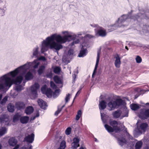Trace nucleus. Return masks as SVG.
I'll list each match as a JSON object with an SVG mask.
<instances>
[{
	"label": "nucleus",
	"instance_id": "f257e3e1",
	"mask_svg": "<svg viewBox=\"0 0 149 149\" xmlns=\"http://www.w3.org/2000/svg\"><path fill=\"white\" fill-rule=\"evenodd\" d=\"M61 33L64 36H62L61 35L54 33L50 36L47 37L42 42L41 52L47 51L48 48L56 52H58L63 48L62 44H64L67 41H70V38H72L73 41L71 44L72 46L79 43L80 40L79 39H75L78 38H81L80 36L82 34V32H79L77 34L73 32L68 31H63Z\"/></svg>",
	"mask_w": 149,
	"mask_h": 149
},
{
	"label": "nucleus",
	"instance_id": "f03ea898",
	"mask_svg": "<svg viewBox=\"0 0 149 149\" xmlns=\"http://www.w3.org/2000/svg\"><path fill=\"white\" fill-rule=\"evenodd\" d=\"M40 64V63L38 59L35 60L33 62H27L24 65L21 66L14 70L11 71L9 73L12 78H15L17 77L21 76L23 79V75L29 69L32 68L34 69L37 68Z\"/></svg>",
	"mask_w": 149,
	"mask_h": 149
},
{
	"label": "nucleus",
	"instance_id": "7ed1b4c3",
	"mask_svg": "<svg viewBox=\"0 0 149 149\" xmlns=\"http://www.w3.org/2000/svg\"><path fill=\"white\" fill-rule=\"evenodd\" d=\"M22 80V77L19 76L15 78H12L9 72L4 74L0 77V90L3 91L6 88H10L13 84H20Z\"/></svg>",
	"mask_w": 149,
	"mask_h": 149
},
{
	"label": "nucleus",
	"instance_id": "20e7f679",
	"mask_svg": "<svg viewBox=\"0 0 149 149\" xmlns=\"http://www.w3.org/2000/svg\"><path fill=\"white\" fill-rule=\"evenodd\" d=\"M130 15V14L129 13L128 15H123L121 16L116 21L115 24L109 26L108 27L109 28V32L111 31L118 28L123 27L124 25L122 24L126 20L129 19Z\"/></svg>",
	"mask_w": 149,
	"mask_h": 149
},
{
	"label": "nucleus",
	"instance_id": "39448f33",
	"mask_svg": "<svg viewBox=\"0 0 149 149\" xmlns=\"http://www.w3.org/2000/svg\"><path fill=\"white\" fill-rule=\"evenodd\" d=\"M110 124L113 126V128L108 125L105 124L104 125L105 128L109 132H112L114 131V130H115L116 132H117L120 131V129L117 127L118 123L117 121L115 120L111 121L110 122Z\"/></svg>",
	"mask_w": 149,
	"mask_h": 149
},
{
	"label": "nucleus",
	"instance_id": "423d86ee",
	"mask_svg": "<svg viewBox=\"0 0 149 149\" xmlns=\"http://www.w3.org/2000/svg\"><path fill=\"white\" fill-rule=\"evenodd\" d=\"M148 126V124L145 123H142L139 126L137 125L136 128L134 131V134L136 135L141 134L143 132L146 131Z\"/></svg>",
	"mask_w": 149,
	"mask_h": 149
},
{
	"label": "nucleus",
	"instance_id": "0eeeda50",
	"mask_svg": "<svg viewBox=\"0 0 149 149\" xmlns=\"http://www.w3.org/2000/svg\"><path fill=\"white\" fill-rule=\"evenodd\" d=\"M106 107V103L104 100H102L100 102L99 104V108L100 110V114L102 120L104 123L106 122V120L105 119V114L103 113L101 110H104Z\"/></svg>",
	"mask_w": 149,
	"mask_h": 149
},
{
	"label": "nucleus",
	"instance_id": "6e6552de",
	"mask_svg": "<svg viewBox=\"0 0 149 149\" xmlns=\"http://www.w3.org/2000/svg\"><path fill=\"white\" fill-rule=\"evenodd\" d=\"M90 25L93 27L96 28V29H95V30L97 31V33L100 36L104 37L106 36V31L102 28L99 26L98 25L95 24H91Z\"/></svg>",
	"mask_w": 149,
	"mask_h": 149
},
{
	"label": "nucleus",
	"instance_id": "1a4fd4ad",
	"mask_svg": "<svg viewBox=\"0 0 149 149\" xmlns=\"http://www.w3.org/2000/svg\"><path fill=\"white\" fill-rule=\"evenodd\" d=\"M142 12L143 13H142L141 12L138 15L136 16V17H132L131 19H134V20L136 19L137 21H139V20L143 18L147 19L149 18V13L147 12H144L143 11Z\"/></svg>",
	"mask_w": 149,
	"mask_h": 149
},
{
	"label": "nucleus",
	"instance_id": "9d476101",
	"mask_svg": "<svg viewBox=\"0 0 149 149\" xmlns=\"http://www.w3.org/2000/svg\"><path fill=\"white\" fill-rule=\"evenodd\" d=\"M40 87L39 85L37 83H35L31 87V94L33 98L37 97V90Z\"/></svg>",
	"mask_w": 149,
	"mask_h": 149
},
{
	"label": "nucleus",
	"instance_id": "9b49d317",
	"mask_svg": "<svg viewBox=\"0 0 149 149\" xmlns=\"http://www.w3.org/2000/svg\"><path fill=\"white\" fill-rule=\"evenodd\" d=\"M9 119L8 115L6 114H2L0 116V123L4 125H8L9 123Z\"/></svg>",
	"mask_w": 149,
	"mask_h": 149
},
{
	"label": "nucleus",
	"instance_id": "f8f14e48",
	"mask_svg": "<svg viewBox=\"0 0 149 149\" xmlns=\"http://www.w3.org/2000/svg\"><path fill=\"white\" fill-rule=\"evenodd\" d=\"M139 116L143 119H146L149 117V109L142 110L139 114Z\"/></svg>",
	"mask_w": 149,
	"mask_h": 149
},
{
	"label": "nucleus",
	"instance_id": "ddd939ff",
	"mask_svg": "<svg viewBox=\"0 0 149 149\" xmlns=\"http://www.w3.org/2000/svg\"><path fill=\"white\" fill-rule=\"evenodd\" d=\"M80 141V139L78 137L74 138L71 144V148L72 149H77V148L79 147L80 146L79 144Z\"/></svg>",
	"mask_w": 149,
	"mask_h": 149
},
{
	"label": "nucleus",
	"instance_id": "4468645a",
	"mask_svg": "<svg viewBox=\"0 0 149 149\" xmlns=\"http://www.w3.org/2000/svg\"><path fill=\"white\" fill-rule=\"evenodd\" d=\"M107 105L109 108V110L110 111L113 110L117 107V104L116 101L113 100H111L108 103Z\"/></svg>",
	"mask_w": 149,
	"mask_h": 149
},
{
	"label": "nucleus",
	"instance_id": "2eb2a0df",
	"mask_svg": "<svg viewBox=\"0 0 149 149\" xmlns=\"http://www.w3.org/2000/svg\"><path fill=\"white\" fill-rule=\"evenodd\" d=\"M34 134H32L30 135H28L26 136L24 139V140L27 142L31 143L34 141Z\"/></svg>",
	"mask_w": 149,
	"mask_h": 149
},
{
	"label": "nucleus",
	"instance_id": "dca6fc26",
	"mask_svg": "<svg viewBox=\"0 0 149 149\" xmlns=\"http://www.w3.org/2000/svg\"><path fill=\"white\" fill-rule=\"evenodd\" d=\"M114 64L116 67L119 68L121 65L120 58L118 55H117L114 57Z\"/></svg>",
	"mask_w": 149,
	"mask_h": 149
},
{
	"label": "nucleus",
	"instance_id": "f3484780",
	"mask_svg": "<svg viewBox=\"0 0 149 149\" xmlns=\"http://www.w3.org/2000/svg\"><path fill=\"white\" fill-rule=\"evenodd\" d=\"M82 48L81 49V50L80 51V52L78 56L80 57H82L86 56L87 53V51L86 49H84L83 48L84 46H86V45H84L83 43L82 45Z\"/></svg>",
	"mask_w": 149,
	"mask_h": 149
},
{
	"label": "nucleus",
	"instance_id": "a211bd4d",
	"mask_svg": "<svg viewBox=\"0 0 149 149\" xmlns=\"http://www.w3.org/2000/svg\"><path fill=\"white\" fill-rule=\"evenodd\" d=\"M100 51L99 50L97 52V60L96 63V64L95 66V68L93 72V74L92 76H93V75L95 74V72H96V70L97 69L98 65L99 60H100Z\"/></svg>",
	"mask_w": 149,
	"mask_h": 149
},
{
	"label": "nucleus",
	"instance_id": "6ab92c4d",
	"mask_svg": "<svg viewBox=\"0 0 149 149\" xmlns=\"http://www.w3.org/2000/svg\"><path fill=\"white\" fill-rule=\"evenodd\" d=\"M38 102L39 106L42 109H45L47 106L46 102L41 99H39Z\"/></svg>",
	"mask_w": 149,
	"mask_h": 149
},
{
	"label": "nucleus",
	"instance_id": "aec40b11",
	"mask_svg": "<svg viewBox=\"0 0 149 149\" xmlns=\"http://www.w3.org/2000/svg\"><path fill=\"white\" fill-rule=\"evenodd\" d=\"M39 47L38 46H36L34 48L32 51L33 55L32 57L36 58L38 57L39 55V52H38Z\"/></svg>",
	"mask_w": 149,
	"mask_h": 149
},
{
	"label": "nucleus",
	"instance_id": "412c9836",
	"mask_svg": "<svg viewBox=\"0 0 149 149\" xmlns=\"http://www.w3.org/2000/svg\"><path fill=\"white\" fill-rule=\"evenodd\" d=\"M54 81L57 84H60L59 86V88L62 87V82L61 78L57 76H55L54 77Z\"/></svg>",
	"mask_w": 149,
	"mask_h": 149
},
{
	"label": "nucleus",
	"instance_id": "4be33fe9",
	"mask_svg": "<svg viewBox=\"0 0 149 149\" xmlns=\"http://www.w3.org/2000/svg\"><path fill=\"white\" fill-rule=\"evenodd\" d=\"M29 120V118L27 116H21L20 117V121L22 124H26L27 123Z\"/></svg>",
	"mask_w": 149,
	"mask_h": 149
},
{
	"label": "nucleus",
	"instance_id": "5701e85b",
	"mask_svg": "<svg viewBox=\"0 0 149 149\" xmlns=\"http://www.w3.org/2000/svg\"><path fill=\"white\" fill-rule=\"evenodd\" d=\"M17 140L15 138H10L9 140V144L11 146H14L17 143Z\"/></svg>",
	"mask_w": 149,
	"mask_h": 149
},
{
	"label": "nucleus",
	"instance_id": "b1692460",
	"mask_svg": "<svg viewBox=\"0 0 149 149\" xmlns=\"http://www.w3.org/2000/svg\"><path fill=\"white\" fill-rule=\"evenodd\" d=\"M15 105L16 108L20 110L23 109L25 107V105L22 102H17L16 103Z\"/></svg>",
	"mask_w": 149,
	"mask_h": 149
},
{
	"label": "nucleus",
	"instance_id": "393cba45",
	"mask_svg": "<svg viewBox=\"0 0 149 149\" xmlns=\"http://www.w3.org/2000/svg\"><path fill=\"white\" fill-rule=\"evenodd\" d=\"M33 108L32 106L28 107L25 110V112L26 114L29 115L33 111Z\"/></svg>",
	"mask_w": 149,
	"mask_h": 149
},
{
	"label": "nucleus",
	"instance_id": "a878e982",
	"mask_svg": "<svg viewBox=\"0 0 149 149\" xmlns=\"http://www.w3.org/2000/svg\"><path fill=\"white\" fill-rule=\"evenodd\" d=\"M33 77L32 74L30 71L28 72L25 76V79L27 80L32 79Z\"/></svg>",
	"mask_w": 149,
	"mask_h": 149
},
{
	"label": "nucleus",
	"instance_id": "bb28decb",
	"mask_svg": "<svg viewBox=\"0 0 149 149\" xmlns=\"http://www.w3.org/2000/svg\"><path fill=\"white\" fill-rule=\"evenodd\" d=\"M140 105L136 104H132L130 106L131 109L133 110H136L140 108Z\"/></svg>",
	"mask_w": 149,
	"mask_h": 149
},
{
	"label": "nucleus",
	"instance_id": "cd10ccee",
	"mask_svg": "<svg viewBox=\"0 0 149 149\" xmlns=\"http://www.w3.org/2000/svg\"><path fill=\"white\" fill-rule=\"evenodd\" d=\"M118 143L121 146H122L124 144L126 143V140L124 138H118Z\"/></svg>",
	"mask_w": 149,
	"mask_h": 149
},
{
	"label": "nucleus",
	"instance_id": "c85d7f7f",
	"mask_svg": "<svg viewBox=\"0 0 149 149\" xmlns=\"http://www.w3.org/2000/svg\"><path fill=\"white\" fill-rule=\"evenodd\" d=\"M115 101L117 104V107L123 105L125 104L124 101L121 99H117Z\"/></svg>",
	"mask_w": 149,
	"mask_h": 149
},
{
	"label": "nucleus",
	"instance_id": "c756f323",
	"mask_svg": "<svg viewBox=\"0 0 149 149\" xmlns=\"http://www.w3.org/2000/svg\"><path fill=\"white\" fill-rule=\"evenodd\" d=\"M121 114V112L119 110H117L113 113V116L115 118H119Z\"/></svg>",
	"mask_w": 149,
	"mask_h": 149
},
{
	"label": "nucleus",
	"instance_id": "7c9ffc66",
	"mask_svg": "<svg viewBox=\"0 0 149 149\" xmlns=\"http://www.w3.org/2000/svg\"><path fill=\"white\" fill-rule=\"evenodd\" d=\"M21 115L18 113H16L14 116L13 118V121L14 122H16L19 120H20Z\"/></svg>",
	"mask_w": 149,
	"mask_h": 149
},
{
	"label": "nucleus",
	"instance_id": "2f4dec72",
	"mask_svg": "<svg viewBox=\"0 0 149 149\" xmlns=\"http://www.w3.org/2000/svg\"><path fill=\"white\" fill-rule=\"evenodd\" d=\"M7 129L5 127H2L0 128V136H2L6 133Z\"/></svg>",
	"mask_w": 149,
	"mask_h": 149
},
{
	"label": "nucleus",
	"instance_id": "473e14b6",
	"mask_svg": "<svg viewBox=\"0 0 149 149\" xmlns=\"http://www.w3.org/2000/svg\"><path fill=\"white\" fill-rule=\"evenodd\" d=\"M14 106L11 103L9 104L7 106L8 110L10 112H13L14 110Z\"/></svg>",
	"mask_w": 149,
	"mask_h": 149
},
{
	"label": "nucleus",
	"instance_id": "72a5a7b5",
	"mask_svg": "<svg viewBox=\"0 0 149 149\" xmlns=\"http://www.w3.org/2000/svg\"><path fill=\"white\" fill-rule=\"evenodd\" d=\"M52 92L50 88H47V91L45 94L48 97H51L52 96Z\"/></svg>",
	"mask_w": 149,
	"mask_h": 149
},
{
	"label": "nucleus",
	"instance_id": "f704fd0d",
	"mask_svg": "<svg viewBox=\"0 0 149 149\" xmlns=\"http://www.w3.org/2000/svg\"><path fill=\"white\" fill-rule=\"evenodd\" d=\"M143 142L141 141H139L136 143L135 146V149H140L142 147Z\"/></svg>",
	"mask_w": 149,
	"mask_h": 149
},
{
	"label": "nucleus",
	"instance_id": "c9c22d12",
	"mask_svg": "<svg viewBox=\"0 0 149 149\" xmlns=\"http://www.w3.org/2000/svg\"><path fill=\"white\" fill-rule=\"evenodd\" d=\"M122 117H127L128 116V110L127 109H125L122 113H121Z\"/></svg>",
	"mask_w": 149,
	"mask_h": 149
},
{
	"label": "nucleus",
	"instance_id": "e433bc0d",
	"mask_svg": "<svg viewBox=\"0 0 149 149\" xmlns=\"http://www.w3.org/2000/svg\"><path fill=\"white\" fill-rule=\"evenodd\" d=\"M45 69V67L44 65H42L39 67L38 71L39 75H41L43 73Z\"/></svg>",
	"mask_w": 149,
	"mask_h": 149
},
{
	"label": "nucleus",
	"instance_id": "4c0bfd02",
	"mask_svg": "<svg viewBox=\"0 0 149 149\" xmlns=\"http://www.w3.org/2000/svg\"><path fill=\"white\" fill-rule=\"evenodd\" d=\"M8 99V97L6 96L0 102V104L2 106L4 105L7 101Z\"/></svg>",
	"mask_w": 149,
	"mask_h": 149
},
{
	"label": "nucleus",
	"instance_id": "58836bf2",
	"mask_svg": "<svg viewBox=\"0 0 149 149\" xmlns=\"http://www.w3.org/2000/svg\"><path fill=\"white\" fill-rule=\"evenodd\" d=\"M82 114V113L81 110H79L77 113L76 116V120H78L80 117H81Z\"/></svg>",
	"mask_w": 149,
	"mask_h": 149
},
{
	"label": "nucleus",
	"instance_id": "ea45409f",
	"mask_svg": "<svg viewBox=\"0 0 149 149\" xmlns=\"http://www.w3.org/2000/svg\"><path fill=\"white\" fill-rule=\"evenodd\" d=\"M94 37V36L93 35L90 34H87L84 37H82V39L84 40H85L86 39H87L88 38H93Z\"/></svg>",
	"mask_w": 149,
	"mask_h": 149
},
{
	"label": "nucleus",
	"instance_id": "a19ab883",
	"mask_svg": "<svg viewBox=\"0 0 149 149\" xmlns=\"http://www.w3.org/2000/svg\"><path fill=\"white\" fill-rule=\"evenodd\" d=\"M61 70L60 68L58 67H56L54 68V73L58 74L59 73Z\"/></svg>",
	"mask_w": 149,
	"mask_h": 149
},
{
	"label": "nucleus",
	"instance_id": "79ce46f5",
	"mask_svg": "<svg viewBox=\"0 0 149 149\" xmlns=\"http://www.w3.org/2000/svg\"><path fill=\"white\" fill-rule=\"evenodd\" d=\"M61 91L59 89L56 90L53 93V97H56L59 94Z\"/></svg>",
	"mask_w": 149,
	"mask_h": 149
},
{
	"label": "nucleus",
	"instance_id": "37998d69",
	"mask_svg": "<svg viewBox=\"0 0 149 149\" xmlns=\"http://www.w3.org/2000/svg\"><path fill=\"white\" fill-rule=\"evenodd\" d=\"M65 142L64 141H63L61 143L60 147L62 148V149H64L65 147Z\"/></svg>",
	"mask_w": 149,
	"mask_h": 149
},
{
	"label": "nucleus",
	"instance_id": "c03bdc74",
	"mask_svg": "<svg viewBox=\"0 0 149 149\" xmlns=\"http://www.w3.org/2000/svg\"><path fill=\"white\" fill-rule=\"evenodd\" d=\"M23 89V87L21 85L17 86L15 88V90L17 91H20Z\"/></svg>",
	"mask_w": 149,
	"mask_h": 149
},
{
	"label": "nucleus",
	"instance_id": "a18cd8bd",
	"mask_svg": "<svg viewBox=\"0 0 149 149\" xmlns=\"http://www.w3.org/2000/svg\"><path fill=\"white\" fill-rule=\"evenodd\" d=\"M64 106L65 105H63L61 108H58V110L55 112V115L56 116L61 111L62 109Z\"/></svg>",
	"mask_w": 149,
	"mask_h": 149
},
{
	"label": "nucleus",
	"instance_id": "49530a36",
	"mask_svg": "<svg viewBox=\"0 0 149 149\" xmlns=\"http://www.w3.org/2000/svg\"><path fill=\"white\" fill-rule=\"evenodd\" d=\"M46 87V85L42 86L41 88V91L42 93L45 94L47 91Z\"/></svg>",
	"mask_w": 149,
	"mask_h": 149
},
{
	"label": "nucleus",
	"instance_id": "de8ad7c7",
	"mask_svg": "<svg viewBox=\"0 0 149 149\" xmlns=\"http://www.w3.org/2000/svg\"><path fill=\"white\" fill-rule=\"evenodd\" d=\"M136 62L138 63H141L142 61L141 58L139 56H136Z\"/></svg>",
	"mask_w": 149,
	"mask_h": 149
},
{
	"label": "nucleus",
	"instance_id": "09e8293b",
	"mask_svg": "<svg viewBox=\"0 0 149 149\" xmlns=\"http://www.w3.org/2000/svg\"><path fill=\"white\" fill-rule=\"evenodd\" d=\"M71 129L70 127L68 128L65 130V134L67 135H69L70 134L71 132Z\"/></svg>",
	"mask_w": 149,
	"mask_h": 149
},
{
	"label": "nucleus",
	"instance_id": "8fccbe9b",
	"mask_svg": "<svg viewBox=\"0 0 149 149\" xmlns=\"http://www.w3.org/2000/svg\"><path fill=\"white\" fill-rule=\"evenodd\" d=\"M50 83L51 87L52 88L55 89L57 88V86L55 85L53 81H51Z\"/></svg>",
	"mask_w": 149,
	"mask_h": 149
},
{
	"label": "nucleus",
	"instance_id": "3c124183",
	"mask_svg": "<svg viewBox=\"0 0 149 149\" xmlns=\"http://www.w3.org/2000/svg\"><path fill=\"white\" fill-rule=\"evenodd\" d=\"M78 71L77 70V72L76 74L75 73H74L73 75H72V77L73 78V82H74L75 81V79L76 78V77L77 74L78 73Z\"/></svg>",
	"mask_w": 149,
	"mask_h": 149
},
{
	"label": "nucleus",
	"instance_id": "603ef678",
	"mask_svg": "<svg viewBox=\"0 0 149 149\" xmlns=\"http://www.w3.org/2000/svg\"><path fill=\"white\" fill-rule=\"evenodd\" d=\"M70 96V94H67L66 95V96L65 97V100L66 103L69 100L70 98L69 97Z\"/></svg>",
	"mask_w": 149,
	"mask_h": 149
},
{
	"label": "nucleus",
	"instance_id": "864d4df0",
	"mask_svg": "<svg viewBox=\"0 0 149 149\" xmlns=\"http://www.w3.org/2000/svg\"><path fill=\"white\" fill-rule=\"evenodd\" d=\"M73 50L72 49L69 50L68 52V55H71L73 54Z\"/></svg>",
	"mask_w": 149,
	"mask_h": 149
},
{
	"label": "nucleus",
	"instance_id": "5fc2aeb1",
	"mask_svg": "<svg viewBox=\"0 0 149 149\" xmlns=\"http://www.w3.org/2000/svg\"><path fill=\"white\" fill-rule=\"evenodd\" d=\"M37 59L38 60V61L39 60H43V61H45L46 60V58L45 57H44L43 56H41L40 57H39Z\"/></svg>",
	"mask_w": 149,
	"mask_h": 149
},
{
	"label": "nucleus",
	"instance_id": "6e6d98bb",
	"mask_svg": "<svg viewBox=\"0 0 149 149\" xmlns=\"http://www.w3.org/2000/svg\"><path fill=\"white\" fill-rule=\"evenodd\" d=\"M39 116V113L38 111H37L35 116L33 118V120H34L36 118L38 117Z\"/></svg>",
	"mask_w": 149,
	"mask_h": 149
},
{
	"label": "nucleus",
	"instance_id": "4d7b16f0",
	"mask_svg": "<svg viewBox=\"0 0 149 149\" xmlns=\"http://www.w3.org/2000/svg\"><path fill=\"white\" fill-rule=\"evenodd\" d=\"M62 60L63 61L66 62V61H67V59H66V58L65 57V56H63V58H62Z\"/></svg>",
	"mask_w": 149,
	"mask_h": 149
},
{
	"label": "nucleus",
	"instance_id": "13d9d810",
	"mask_svg": "<svg viewBox=\"0 0 149 149\" xmlns=\"http://www.w3.org/2000/svg\"><path fill=\"white\" fill-rule=\"evenodd\" d=\"M46 76L50 78L52 76V74L51 73H50L49 74H47Z\"/></svg>",
	"mask_w": 149,
	"mask_h": 149
},
{
	"label": "nucleus",
	"instance_id": "bf43d9fd",
	"mask_svg": "<svg viewBox=\"0 0 149 149\" xmlns=\"http://www.w3.org/2000/svg\"><path fill=\"white\" fill-rule=\"evenodd\" d=\"M79 149H86V148L85 147L81 146L80 147Z\"/></svg>",
	"mask_w": 149,
	"mask_h": 149
},
{
	"label": "nucleus",
	"instance_id": "052dcab7",
	"mask_svg": "<svg viewBox=\"0 0 149 149\" xmlns=\"http://www.w3.org/2000/svg\"><path fill=\"white\" fill-rule=\"evenodd\" d=\"M80 93V92H79V91L77 92V93L76 94V95L75 96V97H74V98H75V97H76L77 96V95H79V94Z\"/></svg>",
	"mask_w": 149,
	"mask_h": 149
},
{
	"label": "nucleus",
	"instance_id": "680f3d73",
	"mask_svg": "<svg viewBox=\"0 0 149 149\" xmlns=\"http://www.w3.org/2000/svg\"><path fill=\"white\" fill-rule=\"evenodd\" d=\"M20 149H26V148L25 146H23L20 148Z\"/></svg>",
	"mask_w": 149,
	"mask_h": 149
},
{
	"label": "nucleus",
	"instance_id": "e2e57ef3",
	"mask_svg": "<svg viewBox=\"0 0 149 149\" xmlns=\"http://www.w3.org/2000/svg\"><path fill=\"white\" fill-rule=\"evenodd\" d=\"M94 139H95V141L96 142H98V140H97V139L96 138H94Z\"/></svg>",
	"mask_w": 149,
	"mask_h": 149
},
{
	"label": "nucleus",
	"instance_id": "0e129e2a",
	"mask_svg": "<svg viewBox=\"0 0 149 149\" xmlns=\"http://www.w3.org/2000/svg\"><path fill=\"white\" fill-rule=\"evenodd\" d=\"M32 146H31H31H30V147H29V149H31V148H32Z\"/></svg>",
	"mask_w": 149,
	"mask_h": 149
},
{
	"label": "nucleus",
	"instance_id": "69168bd1",
	"mask_svg": "<svg viewBox=\"0 0 149 149\" xmlns=\"http://www.w3.org/2000/svg\"><path fill=\"white\" fill-rule=\"evenodd\" d=\"M125 49H127V50H128V47H127V46H126L125 47Z\"/></svg>",
	"mask_w": 149,
	"mask_h": 149
},
{
	"label": "nucleus",
	"instance_id": "338daca9",
	"mask_svg": "<svg viewBox=\"0 0 149 149\" xmlns=\"http://www.w3.org/2000/svg\"><path fill=\"white\" fill-rule=\"evenodd\" d=\"M2 148V146L0 144V149H1Z\"/></svg>",
	"mask_w": 149,
	"mask_h": 149
},
{
	"label": "nucleus",
	"instance_id": "774afa93",
	"mask_svg": "<svg viewBox=\"0 0 149 149\" xmlns=\"http://www.w3.org/2000/svg\"><path fill=\"white\" fill-rule=\"evenodd\" d=\"M146 105H149V103H146Z\"/></svg>",
	"mask_w": 149,
	"mask_h": 149
}]
</instances>
